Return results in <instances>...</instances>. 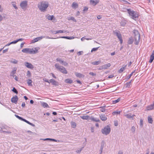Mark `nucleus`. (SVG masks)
Segmentation results:
<instances>
[{
	"mask_svg": "<svg viewBox=\"0 0 154 154\" xmlns=\"http://www.w3.org/2000/svg\"><path fill=\"white\" fill-rule=\"evenodd\" d=\"M48 6V2L45 1H42L39 2L38 5V8L42 12H44L46 11V9Z\"/></svg>",
	"mask_w": 154,
	"mask_h": 154,
	"instance_id": "f257e3e1",
	"label": "nucleus"
},
{
	"mask_svg": "<svg viewBox=\"0 0 154 154\" xmlns=\"http://www.w3.org/2000/svg\"><path fill=\"white\" fill-rule=\"evenodd\" d=\"M22 51L23 53L26 54H35L37 53L38 50L36 48H25L22 50Z\"/></svg>",
	"mask_w": 154,
	"mask_h": 154,
	"instance_id": "f03ea898",
	"label": "nucleus"
},
{
	"mask_svg": "<svg viewBox=\"0 0 154 154\" xmlns=\"http://www.w3.org/2000/svg\"><path fill=\"white\" fill-rule=\"evenodd\" d=\"M134 44L137 45L139 43L140 39V35L138 31L136 30H134Z\"/></svg>",
	"mask_w": 154,
	"mask_h": 154,
	"instance_id": "7ed1b4c3",
	"label": "nucleus"
},
{
	"mask_svg": "<svg viewBox=\"0 0 154 154\" xmlns=\"http://www.w3.org/2000/svg\"><path fill=\"white\" fill-rule=\"evenodd\" d=\"M54 66L56 69L63 74H67V71L66 68L63 66H60L58 63H56Z\"/></svg>",
	"mask_w": 154,
	"mask_h": 154,
	"instance_id": "20e7f679",
	"label": "nucleus"
},
{
	"mask_svg": "<svg viewBox=\"0 0 154 154\" xmlns=\"http://www.w3.org/2000/svg\"><path fill=\"white\" fill-rule=\"evenodd\" d=\"M127 11L131 18L134 19L135 18L138 17V14L135 12L132 11L130 9H128Z\"/></svg>",
	"mask_w": 154,
	"mask_h": 154,
	"instance_id": "39448f33",
	"label": "nucleus"
},
{
	"mask_svg": "<svg viewBox=\"0 0 154 154\" xmlns=\"http://www.w3.org/2000/svg\"><path fill=\"white\" fill-rule=\"evenodd\" d=\"M113 34L116 36L119 40L120 41L121 44H122L123 42V40L122 38V36L120 32L118 30H115L113 31Z\"/></svg>",
	"mask_w": 154,
	"mask_h": 154,
	"instance_id": "423d86ee",
	"label": "nucleus"
},
{
	"mask_svg": "<svg viewBox=\"0 0 154 154\" xmlns=\"http://www.w3.org/2000/svg\"><path fill=\"white\" fill-rule=\"evenodd\" d=\"M111 131V129L110 126L108 125L104 128L103 129H102L101 132L102 134L105 135L108 134Z\"/></svg>",
	"mask_w": 154,
	"mask_h": 154,
	"instance_id": "0eeeda50",
	"label": "nucleus"
},
{
	"mask_svg": "<svg viewBox=\"0 0 154 154\" xmlns=\"http://www.w3.org/2000/svg\"><path fill=\"white\" fill-rule=\"evenodd\" d=\"M45 17L47 19L49 20H52L53 22L55 23L57 21V19L53 15H51L49 14H47Z\"/></svg>",
	"mask_w": 154,
	"mask_h": 154,
	"instance_id": "6e6552de",
	"label": "nucleus"
},
{
	"mask_svg": "<svg viewBox=\"0 0 154 154\" xmlns=\"http://www.w3.org/2000/svg\"><path fill=\"white\" fill-rule=\"evenodd\" d=\"M21 8L24 10H25L27 5V1H24L22 2L20 5Z\"/></svg>",
	"mask_w": 154,
	"mask_h": 154,
	"instance_id": "1a4fd4ad",
	"label": "nucleus"
},
{
	"mask_svg": "<svg viewBox=\"0 0 154 154\" xmlns=\"http://www.w3.org/2000/svg\"><path fill=\"white\" fill-rule=\"evenodd\" d=\"M45 37L44 36H42L40 37H38L37 38H35L34 39H33L32 41V43H35L39 40H40L42 39V38H45Z\"/></svg>",
	"mask_w": 154,
	"mask_h": 154,
	"instance_id": "9d476101",
	"label": "nucleus"
},
{
	"mask_svg": "<svg viewBox=\"0 0 154 154\" xmlns=\"http://www.w3.org/2000/svg\"><path fill=\"white\" fill-rule=\"evenodd\" d=\"M25 65L28 68L33 69V65L31 63H29L27 62H25L24 63Z\"/></svg>",
	"mask_w": 154,
	"mask_h": 154,
	"instance_id": "9b49d317",
	"label": "nucleus"
},
{
	"mask_svg": "<svg viewBox=\"0 0 154 154\" xmlns=\"http://www.w3.org/2000/svg\"><path fill=\"white\" fill-rule=\"evenodd\" d=\"M18 98L17 95L15 96L11 99V101L12 103L16 104L18 101Z\"/></svg>",
	"mask_w": 154,
	"mask_h": 154,
	"instance_id": "f8f14e48",
	"label": "nucleus"
},
{
	"mask_svg": "<svg viewBox=\"0 0 154 154\" xmlns=\"http://www.w3.org/2000/svg\"><path fill=\"white\" fill-rule=\"evenodd\" d=\"M50 83H52V84L55 85V86H57L58 85V82L56 81H55V80H54L53 79H51L50 81Z\"/></svg>",
	"mask_w": 154,
	"mask_h": 154,
	"instance_id": "ddd939ff",
	"label": "nucleus"
},
{
	"mask_svg": "<svg viewBox=\"0 0 154 154\" xmlns=\"http://www.w3.org/2000/svg\"><path fill=\"white\" fill-rule=\"evenodd\" d=\"M40 140H45V141L47 140H50L53 141H54V142H60V140H56L55 139H51V138H46L45 139L41 138L40 139Z\"/></svg>",
	"mask_w": 154,
	"mask_h": 154,
	"instance_id": "4468645a",
	"label": "nucleus"
},
{
	"mask_svg": "<svg viewBox=\"0 0 154 154\" xmlns=\"http://www.w3.org/2000/svg\"><path fill=\"white\" fill-rule=\"evenodd\" d=\"M90 2L91 4L94 5H95L99 2V1L98 0H97L96 1L90 0Z\"/></svg>",
	"mask_w": 154,
	"mask_h": 154,
	"instance_id": "2eb2a0df",
	"label": "nucleus"
},
{
	"mask_svg": "<svg viewBox=\"0 0 154 154\" xmlns=\"http://www.w3.org/2000/svg\"><path fill=\"white\" fill-rule=\"evenodd\" d=\"M101 119L103 121H106L107 119V118L105 115L103 114H102L100 116Z\"/></svg>",
	"mask_w": 154,
	"mask_h": 154,
	"instance_id": "dca6fc26",
	"label": "nucleus"
},
{
	"mask_svg": "<svg viewBox=\"0 0 154 154\" xmlns=\"http://www.w3.org/2000/svg\"><path fill=\"white\" fill-rule=\"evenodd\" d=\"M52 33H53L54 34H56L58 33H63L64 32L63 30H59L58 31H53L52 32ZM67 32V31H65L64 32Z\"/></svg>",
	"mask_w": 154,
	"mask_h": 154,
	"instance_id": "f3484780",
	"label": "nucleus"
},
{
	"mask_svg": "<svg viewBox=\"0 0 154 154\" xmlns=\"http://www.w3.org/2000/svg\"><path fill=\"white\" fill-rule=\"evenodd\" d=\"M110 64L109 63H108L105 65H102V67H103V69H106L110 67Z\"/></svg>",
	"mask_w": 154,
	"mask_h": 154,
	"instance_id": "a211bd4d",
	"label": "nucleus"
},
{
	"mask_svg": "<svg viewBox=\"0 0 154 154\" xmlns=\"http://www.w3.org/2000/svg\"><path fill=\"white\" fill-rule=\"evenodd\" d=\"M75 75L77 77L79 78H81L82 77H84V76L82 74L80 73L76 72L75 73Z\"/></svg>",
	"mask_w": 154,
	"mask_h": 154,
	"instance_id": "6ab92c4d",
	"label": "nucleus"
},
{
	"mask_svg": "<svg viewBox=\"0 0 154 154\" xmlns=\"http://www.w3.org/2000/svg\"><path fill=\"white\" fill-rule=\"evenodd\" d=\"M78 4L77 3L74 2L72 3V8L75 9L78 7Z\"/></svg>",
	"mask_w": 154,
	"mask_h": 154,
	"instance_id": "aec40b11",
	"label": "nucleus"
},
{
	"mask_svg": "<svg viewBox=\"0 0 154 154\" xmlns=\"http://www.w3.org/2000/svg\"><path fill=\"white\" fill-rule=\"evenodd\" d=\"M90 119L92 121L94 122H99L100 120L99 119L97 118H94V117H91L90 118Z\"/></svg>",
	"mask_w": 154,
	"mask_h": 154,
	"instance_id": "412c9836",
	"label": "nucleus"
},
{
	"mask_svg": "<svg viewBox=\"0 0 154 154\" xmlns=\"http://www.w3.org/2000/svg\"><path fill=\"white\" fill-rule=\"evenodd\" d=\"M80 117L84 120H88L90 118L88 116H81Z\"/></svg>",
	"mask_w": 154,
	"mask_h": 154,
	"instance_id": "4be33fe9",
	"label": "nucleus"
},
{
	"mask_svg": "<svg viewBox=\"0 0 154 154\" xmlns=\"http://www.w3.org/2000/svg\"><path fill=\"white\" fill-rule=\"evenodd\" d=\"M75 37L73 36H70V37H68V36H62L60 38H66L68 39H72L75 38Z\"/></svg>",
	"mask_w": 154,
	"mask_h": 154,
	"instance_id": "5701e85b",
	"label": "nucleus"
},
{
	"mask_svg": "<svg viewBox=\"0 0 154 154\" xmlns=\"http://www.w3.org/2000/svg\"><path fill=\"white\" fill-rule=\"evenodd\" d=\"M133 42V40L132 37H130L128 41V44H131Z\"/></svg>",
	"mask_w": 154,
	"mask_h": 154,
	"instance_id": "b1692460",
	"label": "nucleus"
},
{
	"mask_svg": "<svg viewBox=\"0 0 154 154\" xmlns=\"http://www.w3.org/2000/svg\"><path fill=\"white\" fill-rule=\"evenodd\" d=\"M65 82L66 83L71 84L73 82V81L72 80L70 79H67L65 80Z\"/></svg>",
	"mask_w": 154,
	"mask_h": 154,
	"instance_id": "393cba45",
	"label": "nucleus"
},
{
	"mask_svg": "<svg viewBox=\"0 0 154 154\" xmlns=\"http://www.w3.org/2000/svg\"><path fill=\"white\" fill-rule=\"evenodd\" d=\"M42 105L44 108H49L48 104L45 102H43L42 103Z\"/></svg>",
	"mask_w": 154,
	"mask_h": 154,
	"instance_id": "a878e982",
	"label": "nucleus"
},
{
	"mask_svg": "<svg viewBox=\"0 0 154 154\" xmlns=\"http://www.w3.org/2000/svg\"><path fill=\"white\" fill-rule=\"evenodd\" d=\"M71 127L72 128H76V123L73 122H71Z\"/></svg>",
	"mask_w": 154,
	"mask_h": 154,
	"instance_id": "bb28decb",
	"label": "nucleus"
},
{
	"mask_svg": "<svg viewBox=\"0 0 154 154\" xmlns=\"http://www.w3.org/2000/svg\"><path fill=\"white\" fill-rule=\"evenodd\" d=\"M127 118L130 119L132 118L135 116L134 115H131V114H127L125 116Z\"/></svg>",
	"mask_w": 154,
	"mask_h": 154,
	"instance_id": "cd10ccee",
	"label": "nucleus"
},
{
	"mask_svg": "<svg viewBox=\"0 0 154 154\" xmlns=\"http://www.w3.org/2000/svg\"><path fill=\"white\" fill-rule=\"evenodd\" d=\"M17 69H14L12 71L10 74V76H14V74L16 73Z\"/></svg>",
	"mask_w": 154,
	"mask_h": 154,
	"instance_id": "c85d7f7f",
	"label": "nucleus"
},
{
	"mask_svg": "<svg viewBox=\"0 0 154 154\" xmlns=\"http://www.w3.org/2000/svg\"><path fill=\"white\" fill-rule=\"evenodd\" d=\"M148 120L149 123L152 124V123L153 120L152 118L150 116H149L148 117Z\"/></svg>",
	"mask_w": 154,
	"mask_h": 154,
	"instance_id": "c756f323",
	"label": "nucleus"
},
{
	"mask_svg": "<svg viewBox=\"0 0 154 154\" xmlns=\"http://www.w3.org/2000/svg\"><path fill=\"white\" fill-rule=\"evenodd\" d=\"M10 62L11 63H14V64H17L18 62V61L16 60L15 59H12L10 61Z\"/></svg>",
	"mask_w": 154,
	"mask_h": 154,
	"instance_id": "7c9ffc66",
	"label": "nucleus"
},
{
	"mask_svg": "<svg viewBox=\"0 0 154 154\" xmlns=\"http://www.w3.org/2000/svg\"><path fill=\"white\" fill-rule=\"evenodd\" d=\"M126 65H125L123 67H122V68H121L119 71V73H121L123 71H124L125 68H126Z\"/></svg>",
	"mask_w": 154,
	"mask_h": 154,
	"instance_id": "2f4dec72",
	"label": "nucleus"
},
{
	"mask_svg": "<svg viewBox=\"0 0 154 154\" xmlns=\"http://www.w3.org/2000/svg\"><path fill=\"white\" fill-rule=\"evenodd\" d=\"M100 61H94L91 63V64L94 65H98L100 64Z\"/></svg>",
	"mask_w": 154,
	"mask_h": 154,
	"instance_id": "473e14b6",
	"label": "nucleus"
},
{
	"mask_svg": "<svg viewBox=\"0 0 154 154\" xmlns=\"http://www.w3.org/2000/svg\"><path fill=\"white\" fill-rule=\"evenodd\" d=\"M120 100V98H119L118 99L116 100H113L112 101V103L113 104H116L118 102H119Z\"/></svg>",
	"mask_w": 154,
	"mask_h": 154,
	"instance_id": "72a5a7b5",
	"label": "nucleus"
},
{
	"mask_svg": "<svg viewBox=\"0 0 154 154\" xmlns=\"http://www.w3.org/2000/svg\"><path fill=\"white\" fill-rule=\"evenodd\" d=\"M67 19L69 20H72L74 22H76V20L73 17H68V18Z\"/></svg>",
	"mask_w": 154,
	"mask_h": 154,
	"instance_id": "f704fd0d",
	"label": "nucleus"
},
{
	"mask_svg": "<svg viewBox=\"0 0 154 154\" xmlns=\"http://www.w3.org/2000/svg\"><path fill=\"white\" fill-rule=\"evenodd\" d=\"M104 142H102L101 143V146L100 149V154H101L102 153V150H103V146H104Z\"/></svg>",
	"mask_w": 154,
	"mask_h": 154,
	"instance_id": "c9c22d12",
	"label": "nucleus"
},
{
	"mask_svg": "<svg viewBox=\"0 0 154 154\" xmlns=\"http://www.w3.org/2000/svg\"><path fill=\"white\" fill-rule=\"evenodd\" d=\"M126 24V22L125 20H123L121 22L120 24L122 26H124Z\"/></svg>",
	"mask_w": 154,
	"mask_h": 154,
	"instance_id": "e433bc0d",
	"label": "nucleus"
},
{
	"mask_svg": "<svg viewBox=\"0 0 154 154\" xmlns=\"http://www.w3.org/2000/svg\"><path fill=\"white\" fill-rule=\"evenodd\" d=\"M106 107V106H101L100 107V108L101 109L100 110L101 111L103 112H104L105 111V108Z\"/></svg>",
	"mask_w": 154,
	"mask_h": 154,
	"instance_id": "4c0bfd02",
	"label": "nucleus"
},
{
	"mask_svg": "<svg viewBox=\"0 0 154 154\" xmlns=\"http://www.w3.org/2000/svg\"><path fill=\"white\" fill-rule=\"evenodd\" d=\"M121 111H116L113 112L112 113V115H115L120 114Z\"/></svg>",
	"mask_w": 154,
	"mask_h": 154,
	"instance_id": "58836bf2",
	"label": "nucleus"
},
{
	"mask_svg": "<svg viewBox=\"0 0 154 154\" xmlns=\"http://www.w3.org/2000/svg\"><path fill=\"white\" fill-rule=\"evenodd\" d=\"M32 81L31 80L29 79L27 80V83L29 85L32 86Z\"/></svg>",
	"mask_w": 154,
	"mask_h": 154,
	"instance_id": "ea45409f",
	"label": "nucleus"
},
{
	"mask_svg": "<svg viewBox=\"0 0 154 154\" xmlns=\"http://www.w3.org/2000/svg\"><path fill=\"white\" fill-rule=\"evenodd\" d=\"M131 81H132V80H131L129 82L125 84L126 87V88H129V87H130V86L131 85Z\"/></svg>",
	"mask_w": 154,
	"mask_h": 154,
	"instance_id": "a19ab883",
	"label": "nucleus"
},
{
	"mask_svg": "<svg viewBox=\"0 0 154 154\" xmlns=\"http://www.w3.org/2000/svg\"><path fill=\"white\" fill-rule=\"evenodd\" d=\"M154 59V56H150V58L149 60V62L150 63H151L153 61Z\"/></svg>",
	"mask_w": 154,
	"mask_h": 154,
	"instance_id": "79ce46f5",
	"label": "nucleus"
},
{
	"mask_svg": "<svg viewBox=\"0 0 154 154\" xmlns=\"http://www.w3.org/2000/svg\"><path fill=\"white\" fill-rule=\"evenodd\" d=\"M12 5L15 9H18L17 7L16 6V3L15 2H13L12 3Z\"/></svg>",
	"mask_w": 154,
	"mask_h": 154,
	"instance_id": "37998d69",
	"label": "nucleus"
},
{
	"mask_svg": "<svg viewBox=\"0 0 154 154\" xmlns=\"http://www.w3.org/2000/svg\"><path fill=\"white\" fill-rule=\"evenodd\" d=\"M28 133H30V135H35L36 134V133L34 132H32L30 131H27Z\"/></svg>",
	"mask_w": 154,
	"mask_h": 154,
	"instance_id": "c03bdc74",
	"label": "nucleus"
},
{
	"mask_svg": "<svg viewBox=\"0 0 154 154\" xmlns=\"http://www.w3.org/2000/svg\"><path fill=\"white\" fill-rule=\"evenodd\" d=\"M12 90L13 92H14V93H16L17 94L18 93V91H17L16 89L14 87L13 88Z\"/></svg>",
	"mask_w": 154,
	"mask_h": 154,
	"instance_id": "a18cd8bd",
	"label": "nucleus"
},
{
	"mask_svg": "<svg viewBox=\"0 0 154 154\" xmlns=\"http://www.w3.org/2000/svg\"><path fill=\"white\" fill-rule=\"evenodd\" d=\"M140 126L141 127H142L143 126V120L142 119L140 120Z\"/></svg>",
	"mask_w": 154,
	"mask_h": 154,
	"instance_id": "49530a36",
	"label": "nucleus"
},
{
	"mask_svg": "<svg viewBox=\"0 0 154 154\" xmlns=\"http://www.w3.org/2000/svg\"><path fill=\"white\" fill-rule=\"evenodd\" d=\"M135 127L134 126L132 127L131 128V131L133 133H134L135 131Z\"/></svg>",
	"mask_w": 154,
	"mask_h": 154,
	"instance_id": "de8ad7c7",
	"label": "nucleus"
},
{
	"mask_svg": "<svg viewBox=\"0 0 154 154\" xmlns=\"http://www.w3.org/2000/svg\"><path fill=\"white\" fill-rule=\"evenodd\" d=\"M99 47L96 48H93L91 50V52H93V51H97Z\"/></svg>",
	"mask_w": 154,
	"mask_h": 154,
	"instance_id": "09e8293b",
	"label": "nucleus"
},
{
	"mask_svg": "<svg viewBox=\"0 0 154 154\" xmlns=\"http://www.w3.org/2000/svg\"><path fill=\"white\" fill-rule=\"evenodd\" d=\"M56 61L57 62H59L60 63H61L62 61H63L60 58H57L56 59Z\"/></svg>",
	"mask_w": 154,
	"mask_h": 154,
	"instance_id": "8fccbe9b",
	"label": "nucleus"
},
{
	"mask_svg": "<svg viewBox=\"0 0 154 154\" xmlns=\"http://www.w3.org/2000/svg\"><path fill=\"white\" fill-rule=\"evenodd\" d=\"M83 148V147L80 148L79 150H77L76 151V152L77 153H79L82 150Z\"/></svg>",
	"mask_w": 154,
	"mask_h": 154,
	"instance_id": "3c124183",
	"label": "nucleus"
},
{
	"mask_svg": "<svg viewBox=\"0 0 154 154\" xmlns=\"http://www.w3.org/2000/svg\"><path fill=\"white\" fill-rule=\"evenodd\" d=\"M133 72H132L129 75L127 76V79H128L131 77L132 76Z\"/></svg>",
	"mask_w": 154,
	"mask_h": 154,
	"instance_id": "603ef678",
	"label": "nucleus"
},
{
	"mask_svg": "<svg viewBox=\"0 0 154 154\" xmlns=\"http://www.w3.org/2000/svg\"><path fill=\"white\" fill-rule=\"evenodd\" d=\"M83 53V51H79L77 53V54L78 55H80L82 54Z\"/></svg>",
	"mask_w": 154,
	"mask_h": 154,
	"instance_id": "864d4df0",
	"label": "nucleus"
},
{
	"mask_svg": "<svg viewBox=\"0 0 154 154\" xmlns=\"http://www.w3.org/2000/svg\"><path fill=\"white\" fill-rule=\"evenodd\" d=\"M89 74L92 75V76H96V74H95V73H94L93 72H90L89 73Z\"/></svg>",
	"mask_w": 154,
	"mask_h": 154,
	"instance_id": "5fc2aeb1",
	"label": "nucleus"
},
{
	"mask_svg": "<svg viewBox=\"0 0 154 154\" xmlns=\"http://www.w3.org/2000/svg\"><path fill=\"white\" fill-rule=\"evenodd\" d=\"M63 65L65 66H66L68 65V63L66 61H65L64 63H63Z\"/></svg>",
	"mask_w": 154,
	"mask_h": 154,
	"instance_id": "6e6d98bb",
	"label": "nucleus"
},
{
	"mask_svg": "<svg viewBox=\"0 0 154 154\" xmlns=\"http://www.w3.org/2000/svg\"><path fill=\"white\" fill-rule=\"evenodd\" d=\"M91 131L92 132H94V128L93 127H91Z\"/></svg>",
	"mask_w": 154,
	"mask_h": 154,
	"instance_id": "4d7b16f0",
	"label": "nucleus"
},
{
	"mask_svg": "<svg viewBox=\"0 0 154 154\" xmlns=\"http://www.w3.org/2000/svg\"><path fill=\"white\" fill-rule=\"evenodd\" d=\"M15 116H16V117L17 118H18L19 119H20V120H21L22 119V118L19 116H18V115H15Z\"/></svg>",
	"mask_w": 154,
	"mask_h": 154,
	"instance_id": "13d9d810",
	"label": "nucleus"
},
{
	"mask_svg": "<svg viewBox=\"0 0 154 154\" xmlns=\"http://www.w3.org/2000/svg\"><path fill=\"white\" fill-rule=\"evenodd\" d=\"M3 17L0 14V22L3 20Z\"/></svg>",
	"mask_w": 154,
	"mask_h": 154,
	"instance_id": "bf43d9fd",
	"label": "nucleus"
},
{
	"mask_svg": "<svg viewBox=\"0 0 154 154\" xmlns=\"http://www.w3.org/2000/svg\"><path fill=\"white\" fill-rule=\"evenodd\" d=\"M17 42L19 41H22L23 40V39L22 38H19L17 40Z\"/></svg>",
	"mask_w": 154,
	"mask_h": 154,
	"instance_id": "052dcab7",
	"label": "nucleus"
},
{
	"mask_svg": "<svg viewBox=\"0 0 154 154\" xmlns=\"http://www.w3.org/2000/svg\"><path fill=\"white\" fill-rule=\"evenodd\" d=\"M114 125L115 126H118V123L117 121H115L114 122Z\"/></svg>",
	"mask_w": 154,
	"mask_h": 154,
	"instance_id": "680f3d73",
	"label": "nucleus"
},
{
	"mask_svg": "<svg viewBox=\"0 0 154 154\" xmlns=\"http://www.w3.org/2000/svg\"><path fill=\"white\" fill-rule=\"evenodd\" d=\"M3 132L4 133H8V134H11V132H10V131H3Z\"/></svg>",
	"mask_w": 154,
	"mask_h": 154,
	"instance_id": "e2e57ef3",
	"label": "nucleus"
},
{
	"mask_svg": "<svg viewBox=\"0 0 154 154\" xmlns=\"http://www.w3.org/2000/svg\"><path fill=\"white\" fill-rule=\"evenodd\" d=\"M101 18H102V17L101 16V15H99L97 16V18L98 19H100Z\"/></svg>",
	"mask_w": 154,
	"mask_h": 154,
	"instance_id": "0e129e2a",
	"label": "nucleus"
},
{
	"mask_svg": "<svg viewBox=\"0 0 154 154\" xmlns=\"http://www.w3.org/2000/svg\"><path fill=\"white\" fill-rule=\"evenodd\" d=\"M24 44H25V43H24V42H22L21 44L20 45L21 48H22L23 47V45Z\"/></svg>",
	"mask_w": 154,
	"mask_h": 154,
	"instance_id": "69168bd1",
	"label": "nucleus"
},
{
	"mask_svg": "<svg viewBox=\"0 0 154 154\" xmlns=\"http://www.w3.org/2000/svg\"><path fill=\"white\" fill-rule=\"evenodd\" d=\"M88 10V8L85 7V8H84L83 11H86Z\"/></svg>",
	"mask_w": 154,
	"mask_h": 154,
	"instance_id": "338daca9",
	"label": "nucleus"
},
{
	"mask_svg": "<svg viewBox=\"0 0 154 154\" xmlns=\"http://www.w3.org/2000/svg\"><path fill=\"white\" fill-rule=\"evenodd\" d=\"M123 152L122 151H120L118 152L117 154H123Z\"/></svg>",
	"mask_w": 154,
	"mask_h": 154,
	"instance_id": "774afa93",
	"label": "nucleus"
}]
</instances>
